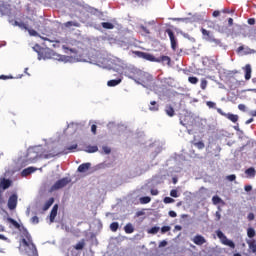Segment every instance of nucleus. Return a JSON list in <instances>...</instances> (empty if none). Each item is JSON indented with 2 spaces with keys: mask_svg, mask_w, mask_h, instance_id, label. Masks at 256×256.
<instances>
[{
  "mask_svg": "<svg viewBox=\"0 0 256 256\" xmlns=\"http://www.w3.org/2000/svg\"><path fill=\"white\" fill-rule=\"evenodd\" d=\"M169 231H171V226H163V227L161 228V232H162V233H167V232H169Z\"/></svg>",
  "mask_w": 256,
  "mask_h": 256,
  "instance_id": "obj_46",
  "label": "nucleus"
},
{
  "mask_svg": "<svg viewBox=\"0 0 256 256\" xmlns=\"http://www.w3.org/2000/svg\"><path fill=\"white\" fill-rule=\"evenodd\" d=\"M170 196L177 198V197H179V194L176 189H173L170 191Z\"/></svg>",
  "mask_w": 256,
  "mask_h": 256,
  "instance_id": "obj_44",
  "label": "nucleus"
},
{
  "mask_svg": "<svg viewBox=\"0 0 256 256\" xmlns=\"http://www.w3.org/2000/svg\"><path fill=\"white\" fill-rule=\"evenodd\" d=\"M149 110L150 111H159V104L156 101H151Z\"/></svg>",
  "mask_w": 256,
  "mask_h": 256,
  "instance_id": "obj_25",
  "label": "nucleus"
},
{
  "mask_svg": "<svg viewBox=\"0 0 256 256\" xmlns=\"http://www.w3.org/2000/svg\"><path fill=\"white\" fill-rule=\"evenodd\" d=\"M150 193H151V195H159V190H157V189H151L150 190Z\"/></svg>",
  "mask_w": 256,
  "mask_h": 256,
  "instance_id": "obj_56",
  "label": "nucleus"
},
{
  "mask_svg": "<svg viewBox=\"0 0 256 256\" xmlns=\"http://www.w3.org/2000/svg\"><path fill=\"white\" fill-rule=\"evenodd\" d=\"M163 201L166 205H168L169 203H175V199L171 197H165Z\"/></svg>",
  "mask_w": 256,
  "mask_h": 256,
  "instance_id": "obj_39",
  "label": "nucleus"
},
{
  "mask_svg": "<svg viewBox=\"0 0 256 256\" xmlns=\"http://www.w3.org/2000/svg\"><path fill=\"white\" fill-rule=\"evenodd\" d=\"M156 63H162V65L171 66V57L160 56V57L156 58Z\"/></svg>",
  "mask_w": 256,
  "mask_h": 256,
  "instance_id": "obj_12",
  "label": "nucleus"
},
{
  "mask_svg": "<svg viewBox=\"0 0 256 256\" xmlns=\"http://www.w3.org/2000/svg\"><path fill=\"white\" fill-rule=\"evenodd\" d=\"M207 107H209L210 109H215L216 105L215 102L212 101H208L206 102Z\"/></svg>",
  "mask_w": 256,
  "mask_h": 256,
  "instance_id": "obj_42",
  "label": "nucleus"
},
{
  "mask_svg": "<svg viewBox=\"0 0 256 256\" xmlns=\"http://www.w3.org/2000/svg\"><path fill=\"white\" fill-rule=\"evenodd\" d=\"M189 83H191L192 85H197L199 83V78L195 77V76H190L188 78Z\"/></svg>",
  "mask_w": 256,
  "mask_h": 256,
  "instance_id": "obj_31",
  "label": "nucleus"
},
{
  "mask_svg": "<svg viewBox=\"0 0 256 256\" xmlns=\"http://www.w3.org/2000/svg\"><path fill=\"white\" fill-rule=\"evenodd\" d=\"M248 247L249 249L253 252L256 253V241L255 240H250L248 242Z\"/></svg>",
  "mask_w": 256,
  "mask_h": 256,
  "instance_id": "obj_27",
  "label": "nucleus"
},
{
  "mask_svg": "<svg viewBox=\"0 0 256 256\" xmlns=\"http://www.w3.org/2000/svg\"><path fill=\"white\" fill-rule=\"evenodd\" d=\"M0 240L1 241H7V243H11V240H9V238H7L5 235L0 234Z\"/></svg>",
  "mask_w": 256,
  "mask_h": 256,
  "instance_id": "obj_51",
  "label": "nucleus"
},
{
  "mask_svg": "<svg viewBox=\"0 0 256 256\" xmlns=\"http://www.w3.org/2000/svg\"><path fill=\"white\" fill-rule=\"evenodd\" d=\"M217 111L220 115H223L224 117H226V119L232 121V123H237L239 121V116L237 114L223 113V110H221V108H218Z\"/></svg>",
  "mask_w": 256,
  "mask_h": 256,
  "instance_id": "obj_7",
  "label": "nucleus"
},
{
  "mask_svg": "<svg viewBox=\"0 0 256 256\" xmlns=\"http://www.w3.org/2000/svg\"><path fill=\"white\" fill-rule=\"evenodd\" d=\"M74 249H76V251H82V249H85V240H81L80 242H78L74 246Z\"/></svg>",
  "mask_w": 256,
  "mask_h": 256,
  "instance_id": "obj_24",
  "label": "nucleus"
},
{
  "mask_svg": "<svg viewBox=\"0 0 256 256\" xmlns=\"http://www.w3.org/2000/svg\"><path fill=\"white\" fill-rule=\"evenodd\" d=\"M5 231V226L0 225V232H4Z\"/></svg>",
  "mask_w": 256,
  "mask_h": 256,
  "instance_id": "obj_63",
  "label": "nucleus"
},
{
  "mask_svg": "<svg viewBox=\"0 0 256 256\" xmlns=\"http://www.w3.org/2000/svg\"><path fill=\"white\" fill-rule=\"evenodd\" d=\"M245 174L247 175V177H250V178H254L255 175H256V171H255V168L253 167H250L248 169L245 170Z\"/></svg>",
  "mask_w": 256,
  "mask_h": 256,
  "instance_id": "obj_20",
  "label": "nucleus"
},
{
  "mask_svg": "<svg viewBox=\"0 0 256 256\" xmlns=\"http://www.w3.org/2000/svg\"><path fill=\"white\" fill-rule=\"evenodd\" d=\"M238 109H239V111H243V112L247 111V107L245 106V104H239Z\"/></svg>",
  "mask_w": 256,
  "mask_h": 256,
  "instance_id": "obj_48",
  "label": "nucleus"
},
{
  "mask_svg": "<svg viewBox=\"0 0 256 256\" xmlns=\"http://www.w3.org/2000/svg\"><path fill=\"white\" fill-rule=\"evenodd\" d=\"M133 55H136V57H139L140 59H145L146 61H151L152 63H157V57H155L152 54H149L147 52L133 51Z\"/></svg>",
  "mask_w": 256,
  "mask_h": 256,
  "instance_id": "obj_4",
  "label": "nucleus"
},
{
  "mask_svg": "<svg viewBox=\"0 0 256 256\" xmlns=\"http://www.w3.org/2000/svg\"><path fill=\"white\" fill-rule=\"evenodd\" d=\"M26 31H28L31 37H39V33L33 29L28 28Z\"/></svg>",
  "mask_w": 256,
  "mask_h": 256,
  "instance_id": "obj_35",
  "label": "nucleus"
},
{
  "mask_svg": "<svg viewBox=\"0 0 256 256\" xmlns=\"http://www.w3.org/2000/svg\"><path fill=\"white\" fill-rule=\"evenodd\" d=\"M91 131H92L93 135H97V125L93 124L91 126Z\"/></svg>",
  "mask_w": 256,
  "mask_h": 256,
  "instance_id": "obj_52",
  "label": "nucleus"
},
{
  "mask_svg": "<svg viewBox=\"0 0 256 256\" xmlns=\"http://www.w3.org/2000/svg\"><path fill=\"white\" fill-rule=\"evenodd\" d=\"M78 145L77 144H73L69 147H67L66 149H64V153H71L72 151H75V149H77Z\"/></svg>",
  "mask_w": 256,
  "mask_h": 256,
  "instance_id": "obj_30",
  "label": "nucleus"
},
{
  "mask_svg": "<svg viewBox=\"0 0 256 256\" xmlns=\"http://www.w3.org/2000/svg\"><path fill=\"white\" fill-rule=\"evenodd\" d=\"M20 29H25V31H27V29L29 28V26H27V24L20 22L19 26Z\"/></svg>",
  "mask_w": 256,
  "mask_h": 256,
  "instance_id": "obj_49",
  "label": "nucleus"
},
{
  "mask_svg": "<svg viewBox=\"0 0 256 256\" xmlns=\"http://www.w3.org/2000/svg\"><path fill=\"white\" fill-rule=\"evenodd\" d=\"M31 223H33V225H37V223H39V217H37V216L32 217Z\"/></svg>",
  "mask_w": 256,
  "mask_h": 256,
  "instance_id": "obj_47",
  "label": "nucleus"
},
{
  "mask_svg": "<svg viewBox=\"0 0 256 256\" xmlns=\"http://www.w3.org/2000/svg\"><path fill=\"white\" fill-rule=\"evenodd\" d=\"M17 194H12L8 199V209L10 211H13L14 209H17Z\"/></svg>",
  "mask_w": 256,
  "mask_h": 256,
  "instance_id": "obj_8",
  "label": "nucleus"
},
{
  "mask_svg": "<svg viewBox=\"0 0 256 256\" xmlns=\"http://www.w3.org/2000/svg\"><path fill=\"white\" fill-rule=\"evenodd\" d=\"M91 168V163H83L78 167L79 173H85Z\"/></svg>",
  "mask_w": 256,
  "mask_h": 256,
  "instance_id": "obj_16",
  "label": "nucleus"
},
{
  "mask_svg": "<svg viewBox=\"0 0 256 256\" xmlns=\"http://www.w3.org/2000/svg\"><path fill=\"white\" fill-rule=\"evenodd\" d=\"M194 145L197 147V149H205V143H203V141L196 142Z\"/></svg>",
  "mask_w": 256,
  "mask_h": 256,
  "instance_id": "obj_37",
  "label": "nucleus"
},
{
  "mask_svg": "<svg viewBox=\"0 0 256 256\" xmlns=\"http://www.w3.org/2000/svg\"><path fill=\"white\" fill-rule=\"evenodd\" d=\"M245 79L246 81H249V79H251V65L247 64L245 66Z\"/></svg>",
  "mask_w": 256,
  "mask_h": 256,
  "instance_id": "obj_21",
  "label": "nucleus"
},
{
  "mask_svg": "<svg viewBox=\"0 0 256 256\" xmlns=\"http://www.w3.org/2000/svg\"><path fill=\"white\" fill-rule=\"evenodd\" d=\"M247 235L250 239H253V237H255V229L253 228H248L247 230Z\"/></svg>",
  "mask_w": 256,
  "mask_h": 256,
  "instance_id": "obj_34",
  "label": "nucleus"
},
{
  "mask_svg": "<svg viewBox=\"0 0 256 256\" xmlns=\"http://www.w3.org/2000/svg\"><path fill=\"white\" fill-rule=\"evenodd\" d=\"M85 151L86 153H97L99 151V147L88 145L86 146Z\"/></svg>",
  "mask_w": 256,
  "mask_h": 256,
  "instance_id": "obj_22",
  "label": "nucleus"
},
{
  "mask_svg": "<svg viewBox=\"0 0 256 256\" xmlns=\"http://www.w3.org/2000/svg\"><path fill=\"white\" fill-rule=\"evenodd\" d=\"M37 53L39 61H41V59H51V54L48 49L42 48L40 51H37Z\"/></svg>",
  "mask_w": 256,
  "mask_h": 256,
  "instance_id": "obj_10",
  "label": "nucleus"
},
{
  "mask_svg": "<svg viewBox=\"0 0 256 256\" xmlns=\"http://www.w3.org/2000/svg\"><path fill=\"white\" fill-rule=\"evenodd\" d=\"M248 25H255V18H249Z\"/></svg>",
  "mask_w": 256,
  "mask_h": 256,
  "instance_id": "obj_58",
  "label": "nucleus"
},
{
  "mask_svg": "<svg viewBox=\"0 0 256 256\" xmlns=\"http://www.w3.org/2000/svg\"><path fill=\"white\" fill-rule=\"evenodd\" d=\"M27 157L30 161L37 159V157H39V153H37V147L29 148L27 151Z\"/></svg>",
  "mask_w": 256,
  "mask_h": 256,
  "instance_id": "obj_9",
  "label": "nucleus"
},
{
  "mask_svg": "<svg viewBox=\"0 0 256 256\" xmlns=\"http://www.w3.org/2000/svg\"><path fill=\"white\" fill-rule=\"evenodd\" d=\"M124 231H125V233H127L128 235H131V233H134L135 228L133 227V224L128 223V224L125 225Z\"/></svg>",
  "mask_w": 256,
  "mask_h": 256,
  "instance_id": "obj_19",
  "label": "nucleus"
},
{
  "mask_svg": "<svg viewBox=\"0 0 256 256\" xmlns=\"http://www.w3.org/2000/svg\"><path fill=\"white\" fill-rule=\"evenodd\" d=\"M251 123H253V118H250V119H248V120L246 121V125H249V124H251Z\"/></svg>",
  "mask_w": 256,
  "mask_h": 256,
  "instance_id": "obj_61",
  "label": "nucleus"
},
{
  "mask_svg": "<svg viewBox=\"0 0 256 256\" xmlns=\"http://www.w3.org/2000/svg\"><path fill=\"white\" fill-rule=\"evenodd\" d=\"M200 87L203 91H205L207 89V80L205 79H202L201 80V84H200Z\"/></svg>",
  "mask_w": 256,
  "mask_h": 256,
  "instance_id": "obj_38",
  "label": "nucleus"
},
{
  "mask_svg": "<svg viewBox=\"0 0 256 256\" xmlns=\"http://www.w3.org/2000/svg\"><path fill=\"white\" fill-rule=\"evenodd\" d=\"M141 31H143V33H145L146 35H149L151 33V31L149 30V28H147L146 26L141 25L140 26Z\"/></svg>",
  "mask_w": 256,
  "mask_h": 256,
  "instance_id": "obj_40",
  "label": "nucleus"
},
{
  "mask_svg": "<svg viewBox=\"0 0 256 256\" xmlns=\"http://www.w3.org/2000/svg\"><path fill=\"white\" fill-rule=\"evenodd\" d=\"M192 241L195 245H198V246L205 245V243H207V240L205 239V237H203L199 234L194 236Z\"/></svg>",
  "mask_w": 256,
  "mask_h": 256,
  "instance_id": "obj_11",
  "label": "nucleus"
},
{
  "mask_svg": "<svg viewBox=\"0 0 256 256\" xmlns=\"http://www.w3.org/2000/svg\"><path fill=\"white\" fill-rule=\"evenodd\" d=\"M7 79H13V76L0 75V80L7 81Z\"/></svg>",
  "mask_w": 256,
  "mask_h": 256,
  "instance_id": "obj_50",
  "label": "nucleus"
},
{
  "mask_svg": "<svg viewBox=\"0 0 256 256\" xmlns=\"http://www.w3.org/2000/svg\"><path fill=\"white\" fill-rule=\"evenodd\" d=\"M64 27H79V22L77 21H68L64 23Z\"/></svg>",
  "mask_w": 256,
  "mask_h": 256,
  "instance_id": "obj_26",
  "label": "nucleus"
},
{
  "mask_svg": "<svg viewBox=\"0 0 256 256\" xmlns=\"http://www.w3.org/2000/svg\"><path fill=\"white\" fill-rule=\"evenodd\" d=\"M159 227L155 226V227H152L149 231V233H152V235H155L157 233H159Z\"/></svg>",
  "mask_w": 256,
  "mask_h": 256,
  "instance_id": "obj_41",
  "label": "nucleus"
},
{
  "mask_svg": "<svg viewBox=\"0 0 256 256\" xmlns=\"http://www.w3.org/2000/svg\"><path fill=\"white\" fill-rule=\"evenodd\" d=\"M221 198L219 197V196H213V198H212V203L214 204V205H219V203H221Z\"/></svg>",
  "mask_w": 256,
  "mask_h": 256,
  "instance_id": "obj_36",
  "label": "nucleus"
},
{
  "mask_svg": "<svg viewBox=\"0 0 256 256\" xmlns=\"http://www.w3.org/2000/svg\"><path fill=\"white\" fill-rule=\"evenodd\" d=\"M9 223L13 224L16 229H21V225L13 218H8Z\"/></svg>",
  "mask_w": 256,
  "mask_h": 256,
  "instance_id": "obj_32",
  "label": "nucleus"
},
{
  "mask_svg": "<svg viewBox=\"0 0 256 256\" xmlns=\"http://www.w3.org/2000/svg\"><path fill=\"white\" fill-rule=\"evenodd\" d=\"M244 190H245L247 193H249V191H253V186H251V185H246V186L244 187Z\"/></svg>",
  "mask_w": 256,
  "mask_h": 256,
  "instance_id": "obj_54",
  "label": "nucleus"
},
{
  "mask_svg": "<svg viewBox=\"0 0 256 256\" xmlns=\"http://www.w3.org/2000/svg\"><path fill=\"white\" fill-rule=\"evenodd\" d=\"M24 236L26 238L22 239V243L24 247H29L33 253H37V247L33 243V239L31 238V234L27 232V230L24 232Z\"/></svg>",
  "mask_w": 256,
  "mask_h": 256,
  "instance_id": "obj_2",
  "label": "nucleus"
},
{
  "mask_svg": "<svg viewBox=\"0 0 256 256\" xmlns=\"http://www.w3.org/2000/svg\"><path fill=\"white\" fill-rule=\"evenodd\" d=\"M141 205H147V203H151V197L144 196L140 198Z\"/></svg>",
  "mask_w": 256,
  "mask_h": 256,
  "instance_id": "obj_29",
  "label": "nucleus"
},
{
  "mask_svg": "<svg viewBox=\"0 0 256 256\" xmlns=\"http://www.w3.org/2000/svg\"><path fill=\"white\" fill-rule=\"evenodd\" d=\"M71 183V179L65 177L55 182V184L51 187L53 191H57L59 189H63V187H67Z\"/></svg>",
  "mask_w": 256,
  "mask_h": 256,
  "instance_id": "obj_5",
  "label": "nucleus"
},
{
  "mask_svg": "<svg viewBox=\"0 0 256 256\" xmlns=\"http://www.w3.org/2000/svg\"><path fill=\"white\" fill-rule=\"evenodd\" d=\"M201 33L203 35V39H205V41H208V43H214V45L221 47V40L215 38V36L213 35V33H211V31H208L205 28H201Z\"/></svg>",
  "mask_w": 256,
  "mask_h": 256,
  "instance_id": "obj_1",
  "label": "nucleus"
},
{
  "mask_svg": "<svg viewBox=\"0 0 256 256\" xmlns=\"http://www.w3.org/2000/svg\"><path fill=\"white\" fill-rule=\"evenodd\" d=\"M121 83V79L109 80L107 82L108 87H117Z\"/></svg>",
  "mask_w": 256,
  "mask_h": 256,
  "instance_id": "obj_23",
  "label": "nucleus"
},
{
  "mask_svg": "<svg viewBox=\"0 0 256 256\" xmlns=\"http://www.w3.org/2000/svg\"><path fill=\"white\" fill-rule=\"evenodd\" d=\"M233 256H243V255H241L239 253H235Z\"/></svg>",
  "mask_w": 256,
  "mask_h": 256,
  "instance_id": "obj_64",
  "label": "nucleus"
},
{
  "mask_svg": "<svg viewBox=\"0 0 256 256\" xmlns=\"http://www.w3.org/2000/svg\"><path fill=\"white\" fill-rule=\"evenodd\" d=\"M102 149L105 155H109L111 153V149L109 148V146H103Z\"/></svg>",
  "mask_w": 256,
  "mask_h": 256,
  "instance_id": "obj_45",
  "label": "nucleus"
},
{
  "mask_svg": "<svg viewBox=\"0 0 256 256\" xmlns=\"http://www.w3.org/2000/svg\"><path fill=\"white\" fill-rule=\"evenodd\" d=\"M168 215H169V217L175 218V217H177V212H175V211H173V210H170V211L168 212Z\"/></svg>",
  "mask_w": 256,
  "mask_h": 256,
  "instance_id": "obj_53",
  "label": "nucleus"
},
{
  "mask_svg": "<svg viewBox=\"0 0 256 256\" xmlns=\"http://www.w3.org/2000/svg\"><path fill=\"white\" fill-rule=\"evenodd\" d=\"M53 203H55V198L51 197L49 198V200L44 204L43 206V211H48V209L51 207V205H53Z\"/></svg>",
  "mask_w": 256,
  "mask_h": 256,
  "instance_id": "obj_18",
  "label": "nucleus"
},
{
  "mask_svg": "<svg viewBox=\"0 0 256 256\" xmlns=\"http://www.w3.org/2000/svg\"><path fill=\"white\" fill-rule=\"evenodd\" d=\"M227 181H235L237 179V176L235 174H231L226 176Z\"/></svg>",
  "mask_w": 256,
  "mask_h": 256,
  "instance_id": "obj_43",
  "label": "nucleus"
},
{
  "mask_svg": "<svg viewBox=\"0 0 256 256\" xmlns=\"http://www.w3.org/2000/svg\"><path fill=\"white\" fill-rule=\"evenodd\" d=\"M35 171H37V168L31 166V167H28V168H25L21 175L22 177H29V175H31V173H35Z\"/></svg>",
  "mask_w": 256,
  "mask_h": 256,
  "instance_id": "obj_14",
  "label": "nucleus"
},
{
  "mask_svg": "<svg viewBox=\"0 0 256 256\" xmlns=\"http://www.w3.org/2000/svg\"><path fill=\"white\" fill-rule=\"evenodd\" d=\"M166 33L170 39L171 49H173L174 51H177V38H175V34L173 33V30L166 29Z\"/></svg>",
  "mask_w": 256,
  "mask_h": 256,
  "instance_id": "obj_6",
  "label": "nucleus"
},
{
  "mask_svg": "<svg viewBox=\"0 0 256 256\" xmlns=\"http://www.w3.org/2000/svg\"><path fill=\"white\" fill-rule=\"evenodd\" d=\"M228 24H229L230 27L233 25V18L228 19Z\"/></svg>",
  "mask_w": 256,
  "mask_h": 256,
  "instance_id": "obj_60",
  "label": "nucleus"
},
{
  "mask_svg": "<svg viewBox=\"0 0 256 256\" xmlns=\"http://www.w3.org/2000/svg\"><path fill=\"white\" fill-rule=\"evenodd\" d=\"M217 237L221 240L223 245H226L227 247H230L231 249H235V243L232 240H229L227 236L221 231L218 230L216 232Z\"/></svg>",
  "mask_w": 256,
  "mask_h": 256,
  "instance_id": "obj_3",
  "label": "nucleus"
},
{
  "mask_svg": "<svg viewBox=\"0 0 256 256\" xmlns=\"http://www.w3.org/2000/svg\"><path fill=\"white\" fill-rule=\"evenodd\" d=\"M250 114L252 117H256V110L251 111Z\"/></svg>",
  "mask_w": 256,
  "mask_h": 256,
  "instance_id": "obj_62",
  "label": "nucleus"
},
{
  "mask_svg": "<svg viewBox=\"0 0 256 256\" xmlns=\"http://www.w3.org/2000/svg\"><path fill=\"white\" fill-rule=\"evenodd\" d=\"M11 187V180L2 178L0 181V189H9Z\"/></svg>",
  "mask_w": 256,
  "mask_h": 256,
  "instance_id": "obj_15",
  "label": "nucleus"
},
{
  "mask_svg": "<svg viewBox=\"0 0 256 256\" xmlns=\"http://www.w3.org/2000/svg\"><path fill=\"white\" fill-rule=\"evenodd\" d=\"M57 211H59V205L55 204L50 212V223L55 222V217H57Z\"/></svg>",
  "mask_w": 256,
  "mask_h": 256,
  "instance_id": "obj_13",
  "label": "nucleus"
},
{
  "mask_svg": "<svg viewBox=\"0 0 256 256\" xmlns=\"http://www.w3.org/2000/svg\"><path fill=\"white\" fill-rule=\"evenodd\" d=\"M165 113L168 115V117H174L175 116V109L171 105H167L165 108Z\"/></svg>",
  "mask_w": 256,
  "mask_h": 256,
  "instance_id": "obj_17",
  "label": "nucleus"
},
{
  "mask_svg": "<svg viewBox=\"0 0 256 256\" xmlns=\"http://www.w3.org/2000/svg\"><path fill=\"white\" fill-rule=\"evenodd\" d=\"M212 15L213 17H219V15H221V12L219 10H215Z\"/></svg>",
  "mask_w": 256,
  "mask_h": 256,
  "instance_id": "obj_59",
  "label": "nucleus"
},
{
  "mask_svg": "<svg viewBox=\"0 0 256 256\" xmlns=\"http://www.w3.org/2000/svg\"><path fill=\"white\" fill-rule=\"evenodd\" d=\"M110 229L111 231H113L114 233L117 231V229H119V222H113L110 224Z\"/></svg>",
  "mask_w": 256,
  "mask_h": 256,
  "instance_id": "obj_33",
  "label": "nucleus"
},
{
  "mask_svg": "<svg viewBox=\"0 0 256 256\" xmlns=\"http://www.w3.org/2000/svg\"><path fill=\"white\" fill-rule=\"evenodd\" d=\"M255 219V214H253V212H250L248 214V221H253Z\"/></svg>",
  "mask_w": 256,
  "mask_h": 256,
  "instance_id": "obj_55",
  "label": "nucleus"
},
{
  "mask_svg": "<svg viewBox=\"0 0 256 256\" xmlns=\"http://www.w3.org/2000/svg\"><path fill=\"white\" fill-rule=\"evenodd\" d=\"M101 25L103 29H115V25L111 22H102Z\"/></svg>",
  "mask_w": 256,
  "mask_h": 256,
  "instance_id": "obj_28",
  "label": "nucleus"
},
{
  "mask_svg": "<svg viewBox=\"0 0 256 256\" xmlns=\"http://www.w3.org/2000/svg\"><path fill=\"white\" fill-rule=\"evenodd\" d=\"M159 247H167V241H166V240H162V241L159 243Z\"/></svg>",
  "mask_w": 256,
  "mask_h": 256,
  "instance_id": "obj_57",
  "label": "nucleus"
}]
</instances>
